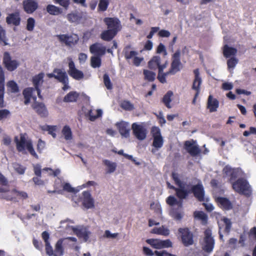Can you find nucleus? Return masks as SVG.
<instances>
[{
	"instance_id": "obj_1",
	"label": "nucleus",
	"mask_w": 256,
	"mask_h": 256,
	"mask_svg": "<svg viewBox=\"0 0 256 256\" xmlns=\"http://www.w3.org/2000/svg\"><path fill=\"white\" fill-rule=\"evenodd\" d=\"M14 142L18 152H22L26 148L32 156L38 158V156L33 148L31 140H27L25 134H20V140L18 136H15Z\"/></svg>"
},
{
	"instance_id": "obj_2",
	"label": "nucleus",
	"mask_w": 256,
	"mask_h": 256,
	"mask_svg": "<svg viewBox=\"0 0 256 256\" xmlns=\"http://www.w3.org/2000/svg\"><path fill=\"white\" fill-rule=\"evenodd\" d=\"M233 190L240 194L250 196L251 194L250 186L248 182L244 178H239L232 182Z\"/></svg>"
},
{
	"instance_id": "obj_3",
	"label": "nucleus",
	"mask_w": 256,
	"mask_h": 256,
	"mask_svg": "<svg viewBox=\"0 0 256 256\" xmlns=\"http://www.w3.org/2000/svg\"><path fill=\"white\" fill-rule=\"evenodd\" d=\"M190 187L189 194H192L200 202L204 201V190L202 184L200 182H198L195 185H192Z\"/></svg>"
},
{
	"instance_id": "obj_4",
	"label": "nucleus",
	"mask_w": 256,
	"mask_h": 256,
	"mask_svg": "<svg viewBox=\"0 0 256 256\" xmlns=\"http://www.w3.org/2000/svg\"><path fill=\"white\" fill-rule=\"evenodd\" d=\"M68 74L76 80H80L83 78L84 77L83 72L76 68L75 64L72 58H68Z\"/></svg>"
},
{
	"instance_id": "obj_5",
	"label": "nucleus",
	"mask_w": 256,
	"mask_h": 256,
	"mask_svg": "<svg viewBox=\"0 0 256 256\" xmlns=\"http://www.w3.org/2000/svg\"><path fill=\"white\" fill-rule=\"evenodd\" d=\"M146 242L152 248L156 249L170 248L172 247V242L169 239L161 240L159 239L150 238L146 240Z\"/></svg>"
},
{
	"instance_id": "obj_6",
	"label": "nucleus",
	"mask_w": 256,
	"mask_h": 256,
	"mask_svg": "<svg viewBox=\"0 0 256 256\" xmlns=\"http://www.w3.org/2000/svg\"><path fill=\"white\" fill-rule=\"evenodd\" d=\"M178 231L181 234L182 242L185 246L194 244L193 234L188 228H180Z\"/></svg>"
},
{
	"instance_id": "obj_7",
	"label": "nucleus",
	"mask_w": 256,
	"mask_h": 256,
	"mask_svg": "<svg viewBox=\"0 0 256 256\" xmlns=\"http://www.w3.org/2000/svg\"><path fill=\"white\" fill-rule=\"evenodd\" d=\"M2 62L5 68L10 72L14 70L19 66V63L16 60H12L10 54L8 52H4Z\"/></svg>"
},
{
	"instance_id": "obj_8",
	"label": "nucleus",
	"mask_w": 256,
	"mask_h": 256,
	"mask_svg": "<svg viewBox=\"0 0 256 256\" xmlns=\"http://www.w3.org/2000/svg\"><path fill=\"white\" fill-rule=\"evenodd\" d=\"M151 132L154 138L152 146L158 149L162 148L164 144V140L159 128L153 126Z\"/></svg>"
},
{
	"instance_id": "obj_9",
	"label": "nucleus",
	"mask_w": 256,
	"mask_h": 256,
	"mask_svg": "<svg viewBox=\"0 0 256 256\" xmlns=\"http://www.w3.org/2000/svg\"><path fill=\"white\" fill-rule=\"evenodd\" d=\"M104 22L106 25L108 29L113 30L118 33L122 28L120 22L117 18H104Z\"/></svg>"
},
{
	"instance_id": "obj_10",
	"label": "nucleus",
	"mask_w": 256,
	"mask_h": 256,
	"mask_svg": "<svg viewBox=\"0 0 256 256\" xmlns=\"http://www.w3.org/2000/svg\"><path fill=\"white\" fill-rule=\"evenodd\" d=\"M56 37L62 43L65 44L68 46H71L77 44L78 41V36L76 34L68 35L66 34L57 35Z\"/></svg>"
},
{
	"instance_id": "obj_11",
	"label": "nucleus",
	"mask_w": 256,
	"mask_h": 256,
	"mask_svg": "<svg viewBox=\"0 0 256 256\" xmlns=\"http://www.w3.org/2000/svg\"><path fill=\"white\" fill-rule=\"evenodd\" d=\"M194 79L193 82L192 88L196 91V94L192 102L194 104L196 99L200 92V86L202 84V79L200 76V72L198 68H196L194 70Z\"/></svg>"
},
{
	"instance_id": "obj_12",
	"label": "nucleus",
	"mask_w": 256,
	"mask_h": 256,
	"mask_svg": "<svg viewBox=\"0 0 256 256\" xmlns=\"http://www.w3.org/2000/svg\"><path fill=\"white\" fill-rule=\"evenodd\" d=\"M180 57V51L179 50H176L172 56V62L170 70L174 74L180 70V66H182Z\"/></svg>"
},
{
	"instance_id": "obj_13",
	"label": "nucleus",
	"mask_w": 256,
	"mask_h": 256,
	"mask_svg": "<svg viewBox=\"0 0 256 256\" xmlns=\"http://www.w3.org/2000/svg\"><path fill=\"white\" fill-rule=\"evenodd\" d=\"M22 8L26 14H33L38 8V2L36 0H24L22 2Z\"/></svg>"
},
{
	"instance_id": "obj_14",
	"label": "nucleus",
	"mask_w": 256,
	"mask_h": 256,
	"mask_svg": "<svg viewBox=\"0 0 256 256\" xmlns=\"http://www.w3.org/2000/svg\"><path fill=\"white\" fill-rule=\"evenodd\" d=\"M6 21L8 24L18 26L20 25L21 18L18 10L14 12L8 14L6 18Z\"/></svg>"
},
{
	"instance_id": "obj_15",
	"label": "nucleus",
	"mask_w": 256,
	"mask_h": 256,
	"mask_svg": "<svg viewBox=\"0 0 256 256\" xmlns=\"http://www.w3.org/2000/svg\"><path fill=\"white\" fill-rule=\"evenodd\" d=\"M132 128L133 134L137 139L142 140L146 138V130L142 126L134 123L132 124Z\"/></svg>"
},
{
	"instance_id": "obj_16",
	"label": "nucleus",
	"mask_w": 256,
	"mask_h": 256,
	"mask_svg": "<svg viewBox=\"0 0 256 256\" xmlns=\"http://www.w3.org/2000/svg\"><path fill=\"white\" fill-rule=\"evenodd\" d=\"M32 107L40 117L46 118L48 116V110L44 103L35 102Z\"/></svg>"
},
{
	"instance_id": "obj_17",
	"label": "nucleus",
	"mask_w": 256,
	"mask_h": 256,
	"mask_svg": "<svg viewBox=\"0 0 256 256\" xmlns=\"http://www.w3.org/2000/svg\"><path fill=\"white\" fill-rule=\"evenodd\" d=\"M4 74L3 68L0 65V108H3L6 105L4 104Z\"/></svg>"
},
{
	"instance_id": "obj_18",
	"label": "nucleus",
	"mask_w": 256,
	"mask_h": 256,
	"mask_svg": "<svg viewBox=\"0 0 256 256\" xmlns=\"http://www.w3.org/2000/svg\"><path fill=\"white\" fill-rule=\"evenodd\" d=\"M90 51L92 54L101 56L106 54V48L102 44L96 42L90 46Z\"/></svg>"
},
{
	"instance_id": "obj_19",
	"label": "nucleus",
	"mask_w": 256,
	"mask_h": 256,
	"mask_svg": "<svg viewBox=\"0 0 256 256\" xmlns=\"http://www.w3.org/2000/svg\"><path fill=\"white\" fill-rule=\"evenodd\" d=\"M34 172L36 176L32 178V181L35 184L38 186H43L44 182L43 180L40 179L42 176V170L41 169V166L39 164L34 165Z\"/></svg>"
},
{
	"instance_id": "obj_20",
	"label": "nucleus",
	"mask_w": 256,
	"mask_h": 256,
	"mask_svg": "<svg viewBox=\"0 0 256 256\" xmlns=\"http://www.w3.org/2000/svg\"><path fill=\"white\" fill-rule=\"evenodd\" d=\"M185 150L192 156L198 155L200 152L198 146L194 145L190 141H186L184 144Z\"/></svg>"
},
{
	"instance_id": "obj_21",
	"label": "nucleus",
	"mask_w": 256,
	"mask_h": 256,
	"mask_svg": "<svg viewBox=\"0 0 256 256\" xmlns=\"http://www.w3.org/2000/svg\"><path fill=\"white\" fill-rule=\"evenodd\" d=\"M120 134L124 137L127 138L130 136V128L128 122H121L116 124Z\"/></svg>"
},
{
	"instance_id": "obj_22",
	"label": "nucleus",
	"mask_w": 256,
	"mask_h": 256,
	"mask_svg": "<svg viewBox=\"0 0 256 256\" xmlns=\"http://www.w3.org/2000/svg\"><path fill=\"white\" fill-rule=\"evenodd\" d=\"M222 172L226 176L229 177V182L232 184L238 176L237 170L229 166H225L223 168Z\"/></svg>"
},
{
	"instance_id": "obj_23",
	"label": "nucleus",
	"mask_w": 256,
	"mask_h": 256,
	"mask_svg": "<svg viewBox=\"0 0 256 256\" xmlns=\"http://www.w3.org/2000/svg\"><path fill=\"white\" fill-rule=\"evenodd\" d=\"M84 196L82 205L87 209L94 208V200L91 196L90 193L88 191H84L82 192Z\"/></svg>"
},
{
	"instance_id": "obj_24",
	"label": "nucleus",
	"mask_w": 256,
	"mask_h": 256,
	"mask_svg": "<svg viewBox=\"0 0 256 256\" xmlns=\"http://www.w3.org/2000/svg\"><path fill=\"white\" fill-rule=\"evenodd\" d=\"M215 200L218 205L224 210H230L232 208V202L226 198L217 197Z\"/></svg>"
},
{
	"instance_id": "obj_25",
	"label": "nucleus",
	"mask_w": 256,
	"mask_h": 256,
	"mask_svg": "<svg viewBox=\"0 0 256 256\" xmlns=\"http://www.w3.org/2000/svg\"><path fill=\"white\" fill-rule=\"evenodd\" d=\"M82 13L78 12H72L68 14L66 18L70 23L78 24L82 19Z\"/></svg>"
},
{
	"instance_id": "obj_26",
	"label": "nucleus",
	"mask_w": 256,
	"mask_h": 256,
	"mask_svg": "<svg viewBox=\"0 0 256 256\" xmlns=\"http://www.w3.org/2000/svg\"><path fill=\"white\" fill-rule=\"evenodd\" d=\"M160 62L161 58L160 56H154L148 62V67L150 70H156L158 68L159 70L160 68L162 66V64H160Z\"/></svg>"
},
{
	"instance_id": "obj_27",
	"label": "nucleus",
	"mask_w": 256,
	"mask_h": 256,
	"mask_svg": "<svg viewBox=\"0 0 256 256\" xmlns=\"http://www.w3.org/2000/svg\"><path fill=\"white\" fill-rule=\"evenodd\" d=\"M115 31L108 29L104 30L100 35L102 40L104 41L110 42L112 40L117 34Z\"/></svg>"
},
{
	"instance_id": "obj_28",
	"label": "nucleus",
	"mask_w": 256,
	"mask_h": 256,
	"mask_svg": "<svg viewBox=\"0 0 256 256\" xmlns=\"http://www.w3.org/2000/svg\"><path fill=\"white\" fill-rule=\"evenodd\" d=\"M54 72L55 74V78L60 82H66L68 76L65 71L62 69L56 68L54 70Z\"/></svg>"
},
{
	"instance_id": "obj_29",
	"label": "nucleus",
	"mask_w": 256,
	"mask_h": 256,
	"mask_svg": "<svg viewBox=\"0 0 256 256\" xmlns=\"http://www.w3.org/2000/svg\"><path fill=\"white\" fill-rule=\"evenodd\" d=\"M178 186V188H176L175 190L176 196L180 200L186 198L189 194V190H185L184 184Z\"/></svg>"
},
{
	"instance_id": "obj_30",
	"label": "nucleus",
	"mask_w": 256,
	"mask_h": 256,
	"mask_svg": "<svg viewBox=\"0 0 256 256\" xmlns=\"http://www.w3.org/2000/svg\"><path fill=\"white\" fill-rule=\"evenodd\" d=\"M48 13L52 16H58L62 13V9L54 4H49L46 6Z\"/></svg>"
},
{
	"instance_id": "obj_31",
	"label": "nucleus",
	"mask_w": 256,
	"mask_h": 256,
	"mask_svg": "<svg viewBox=\"0 0 256 256\" xmlns=\"http://www.w3.org/2000/svg\"><path fill=\"white\" fill-rule=\"evenodd\" d=\"M6 191L4 192L2 194V198L6 200L12 201L14 202H18V200L17 199L16 196L15 194V188L12 190H8L7 188H5Z\"/></svg>"
},
{
	"instance_id": "obj_32",
	"label": "nucleus",
	"mask_w": 256,
	"mask_h": 256,
	"mask_svg": "<svg viewBox=\"0 0 256 256\" xmlns=\"http://www.w3.org/2000/svg\"><path fill=\"white\" fill-rule=\"evenodd\" d=\"M73 232L80 238H82L84 242H86L89 238L90 232L83 229H78V228H72Z\"/></svg>"
},
{
	"instance_id": "obj_33",
	"label": "nucleus",
	"mask_w": 256,
	"mask_h": 256,
	"mask_svg": "<svg viewBox=\"0 0 256 256\" xmlns=\"http://www.w3.org/2000/svg\"><path fill=\"white\" fill-rule=\"evenodd\" d=\"M44 73L40 72L32 77V82L34 87V88H40V86L44 82Z\"/></svg>"
},
{
	"instance_id": "obj_34",
	"label": "nucleus",
	"mask_w": 256,
	"mask_h": 256,
	"mask_svg": "<svg viewBox=\"0 0 256 256\" xmlns=\"http://www.w3.org/2000/svg\"><path fill=\"white\" fill-rule=\"evenodd\" d=\"M223 55L226 58H230L231 56H234L237 53L236 48L230 47L225 44L223 47Z\"/></svg>"
},
{
	"instance_id": "obj_35",
	"label": "nucleus",
	"mask_w": 256,
	"mask_h": 256,
	"mask_svg": "<svg viewBox=\"0 0 256 256\" xmlns=\"http://www.w3.org/2000/svg\"><path fill=\"white\" fill-rule=\"evenodd\" d=\"M34 90V88H27L24 90L22 94L24 96V104L26 105L28 104L30 101L32 96V92Z\"/></svg>"
},
{
	"instance_id": "obj_36",
	"label": "nucleus",
	"mask_w": 256,
	"mask_h": 256,
	"mask_svg": "<svg viewBox=\"0 0 256 256\" xmlns=\"http://www.w3.org/2000/svg\"><path fill=\"white\" fill-rule=\"evenodd\" d=\"M132 48L130 44L126 46L123 50L125 58L126 60H130L132 58H134L135 56L138 54V53L136 51L131 50L130 51L129 50Z\"/></svg>"
},
{
	"instance_id": "obj_37",
	"label": "nucleus",
	"mask_w": 256,
	"mask_h": 256,
	"mask_svg": "<svg viewBox=\"0 0 256 256\" xmlns=\"http://www.w3.org/2000/svg\"><path fill=\"white\" fill-rule=\"evenodd\" d=\"M79 96L78 94L74 91L70 92L64 98V102H76Z\"/></svg>"
},
{
	"instance_id": "obj_38",
	"label": "nucleus",
	"mask_w": 256,
	"mask_h": 256,
	"mask_svg": "<svg viewBox=\"0 0 256 256\" xmlns=\"http://www.w3.org/2000/svg\"><path fill=\"white\" fill-rule=\"evenodd\" d=\"M219 106V102L216 98H213L210 95L209 96V112H214L217 110Z\"/></svg>"
},
{
	"instance_id": "obj_39",
	"label": "nucleus",
	"mask_w": 256,
	"mask_h": 256,
	"mask_svg": "<svg viewBox=\"0 0 256 256\" xmlns=\"http://www.w3.org/2000/svg\"><path fill=\"white\" fill-rule=\"evenodd\" d=\"M168 64V62L166 60L163 64L162 66L160 68V70H158V75L157 76V78L162 84H164L166 82V76L162 74V72L164 69L167 67Z\"/></svg>"
},
{
	"instance_id": "obj_40",
	"label": "nucleus",
	"mask_w": 256,
	"mask_h": 256,
	"mask_svg": "<svg viewBox=\"0 0 256 256\" xmlns=\"http://www.w3.org/2000/svg\"><path fill=\"white\" fill-rule=\"evenodd\" d=\"M102 163L108 168L107 173H112L116 170L117 166L116 162H112L108 160H104Z\"/></svg>"
},
{
	"instance_id": "obj_41",
	"label": "nucleus",
	"mask_w": 256,
	"mask_h": 256,
	"mask_svg": "<svg viewBox=\"0 0 256 256\" xmlns=\"http://www.w3.org/2000/svg\"><path fill=\"white\" fill-rule=\"evenodd\" d=\"M152 233L168 236L170 234V230L164 226L160 228H154L152 230Z\"/></svg>"
},
{
	"instance_id": "obj_42",
	"label": "nucleus",
	"mask_w": 256,
	"mask_h": 256,
	"mask_svg": "<svg viewBox=\"0 0 256 256\" xmlns=\"http://www.w3.org/2000/svg\"><path fill=\"white\" fill-rule=\"evenodd\" d=\"M194 216L195 218L200 220L204 224L207 222V216L202 211H195L194 213Z\"/></svg>"
},
{
	"instance_id": "obj_43",
	"label": "nucleus",
	"mask_w": 256,
	"mask_h": 256,
	"mask_svg": "<svg viewBox=\"0 0 256 256\" xmlns=\"http://www.w3.org/2000/svg\"><path fill=\"white\" fill-rule=\"evenodd\" d=\"M173 95V93L172 91H168L166 94L164 96L162 102L168 108H172L170 103L172 102L171 97Z\"/></svg>"
},
{
	"instance_id": "obj_44",
	"label": "nucleus",
	"mask_w": 256,
	"mask_h": 256,
	"mask_svg": "<svg viewBox=\"0 0 256 256\" xmlns=\"http://www.w3.org/2000/svg\"><path fill=\"white\" fill-rule=\"evenodd\" d=\"M8 41L6 30L0 26V44L2 46H7L8 44Z\"/></svg>"
},
{
	"instance_id": "obj_45",
	"label": "nucleus",
	"mask_w": 256,
	"mask_h": 256,
	"mask_svg": "<svg viewBox=\"0 0 256 256\" xmlns=\"http://www.w3.org/2000/svg\"><path fill=\"white\" fill-rule=\"evenodd\" d=\"M144 79L148 82H153L156 78V73L148 70L143 71Z\"/></svg>"
},
{
	"instance_id": "obj_46",
	"label": "nucleus",
	"mask_w": 256,
	"mask_h": 256,
	"mask_svg": "<svg viewBox=\"0 0 256 256\" xmlns=\"http://www.w3.org/2000/svg\"><path fill=\"white\" fill-rule=\"evenodd\" d=\"M102 60L100 56H93L90 58V64L93 68H99L100 66Z\"/></svg>"
},
{
	"instance_id": "obj_47",
	"label": "nucleus",
	"mask_w": 256,
	"mask_h": 256,
	"mask_svg": "<svg viewBox=\"0 0 256 256\" xmlns=\"http://www.w3.org/2000/svg\"><path fill=\"white\" fill-rule=\"evenodd\" d=\"M62 244L63 240L61 238L58 240L55 246V251L60 256H62L64 253V248Z\"/></svg>"
},
{
	"instance_id": "obj_48",
	"label": "nucleus",
	"mask_w": 256,
	"mask_h": 256,
	"mask_svg": "<svg viewBox=\"0 0 256 256\" xmlns=\"http://www.w3.org/2000/svg\"><path fill=\"white\" fill-rule=\"evenodd\" d=\"M120 107L125 110L131 111L134 108V106L130 101L124 100L120 104Z\"/></svg>"
},
{
	"instance_id": "obj_49",
	"label": "nucleus",
	"mask_w": 256,
	"mask_h": 256,
	"mask_svg": "<svg viewBox=\"0 0 256 256\" xmlns=\"http://www.w3.org/2000/svg\"><path fill=\"white\" fill-rule=\"evenodd\" d=\"M62 134L66 140H70L72 138V132L70 126H65L62 128Z\"/></svg>"
},
{
	"instance_id": "obj_50",
	"label": "nucleus",
	"mask_w": 256,
	"mask_h": 256,
	"mask_svg": "<svg viewBox=\"0 0 256 256\" xmlns=\"http://www.w3.org/2000/svg\"><path fill=\"white\" fill-rule=\"evenodd\" d=\"M108 5V0H100L98 10V12H104L106 10Z\"/></svg>"
},
{
	"instance_id": "obj_51",
	"label": "nucleus",
	"mask_w": 256,
	"mask_h": 256,
	"mask_svg": "<svg viewBox=\"0 0 256 256\" xmlns=\"http://www.w3.org/2000/svg\"><path fill=\"white\" fill-rule=\"evenodd\" d=\"M96 114L94 115L93 113L92 110H90L88 111V115L89 116V120L90 121H94L97 118L102 116V110L100 109H98L96 110Z\"/></svg>"
},
{
	"instance_id": "obj_52",
	"label": "nucleus",
	"mask_w": 256,
	"mask_h": 256,
	"mask_svg": "<svg viewBox=\"0 0 256 256\" xmlns=\"http://www.w3.org/2000/svg\"><path fill=\"white\" fill-rule=\"evenodd\" d=\"M238 62V60L237 58L234 56L230 58L227 60V66L228 69H234Z\"/></svg>"
},
{
	"instance_id": "obj_53",
	"label": "nucleus",
	"mask_w": 256,
	"mask_h": 256,
	"mask_svg": "<svg viewBox=\"0 0 256 256\" xmlns=\"http://www.w3.org/2000/svg\"><path fill=\"white\" fill-rule=\"evenodd\" d=\"M36 22L33 18H29L27 20L26 28L28 31L32 32L34 30Z\"/></svg>"
},
{
	"instance_id": "obj_54",
	"label": "nucleus",
	"mask_w": 256,
	"mask_h": 256,
	"mask_svg": "<svg viewBox=\"0 0 256 256\" xmlns=\"http://www.w3.org/2000/svg\"><path fill=\"white\" fill-rule=\"evenodd\" d=\"M104 83L108 90H110L112 88V84L110 81V77L107 74H105L103 76Z\"/></svg>"
},
{
	"instance_id": "obj_55",
	"label": "nucleus",
	"mask_w": 256,
	"mask_h": 256,
	"mask_svg": "<svg viewBox=\"0 0 256 256\" xmlns=\"http://www.w3.org/2000/svg\"><path fill=\"white\" fill-rule=\"evenodd\" d=\"M8 182L4 176L0 173V192L6 191L5 188H2V186H8Z\"/></svg>"
},
{
	"instance_id": "obj_56",
	"label": "nucleus",
	"mask_w": 256,
	"mask_h": 256,
	"mask_svg": "<svg viewBox=\"0 0 256 256\" xmlns=\"http://www.w3.org/2000/svg\"><path fill=\"white\" fill-rule=\"evenodd\" d=\"M8 86L10 89L13 93H16L19 92L18 86L17 84L14 80H10L8 83Z\"/></svg>"
},
{
	"instance_id": "obj_57",
	"label": "nucleus",
	"mask_w": 256,
	"mask_h": 256,
	"mask_svg": "<svg viewBox=\"0 0 256 256\" xmlns=\"http://www.w3.org/2000/svg\"><path fill=\"white\" fill-rule=\"evenodd\" d=\"M224 226H225V228H224V232H226V233H227V234H228L229 232H230V228H231V227H232V222H231V221L230 219L226 218H224L222 220Z\"/></svg>"
},
{
	"instance_id": "obj_58",
	"label": "nucleus",
	"mask_w": 256,
	"mask_h": 256,
	"mask_svg": "<svg viewBox=\"0 0 256 256\" xmlns=\"http://www.w3.org/2000/svg\"><path fill=\"white\" fill-rule=\"evenodd\" d=\"M204 244H202V250L206 252H208V229H206L204 232Z\"/></svg>"
},
{
	"instance_id": "obj_59",
	"label": "nucleus",
	"mask_w": 256,
	"mask_h": 256,
	"mask_svg": "<svg viewBox=\"0 0 256 256\" xmlns=\"http://www.w3.org/2000/svg\"><path fill=\"white\" fill-rule=\"evenodd\" d=\"M55 4H59L60 6L67 10L70 4V0H54Z\"/></svg>"
},
{
	"instance_id": "obj_60",
	"label": "nucleus",
	"mask_w": 256,
	"mask_h": 256,
	"mask_svg": "<svg viewBox=\"0 0 256 256\" xmlns=\"http://www.w3.org/2000/svg\"><path fill=\"white\" fill-rule=\"evenodd\" d=\"M13 167L14 170L19 174H24L26 170V168L18 163L13 164Z\"/></svg>"
},
{
	"instance_id": "obj_61",
	"label": "nucleus",
	"mask_w": 256,
	"mask_h": 256,
	"mask_svg": "<svg viewBox=\"0 0 256 256\" xmlns=\"http://www.w3.org/2000/svg\"><path fill=\"white\" fill-rule=\"evenodd\" d=\"M48 132V134L52 135L54 138H56V126H46V128L44 129Z\"/></svg>"
},
{
	"instance_id": "obj_62",
	"label": "nucleus",
	"mask_w": 256,
	"mask_h": 256,
	"mask_svg": "<svg viewBox=\"0 0 256 256\" xmlns=\"http://www.w3.org/2000/svg\"><path fill=\"white\" fill-rule=\"evenodd\" d=\"M15 195L16 196L18 200V199H26L28 198V196L26 192L23 191H18L15 189Z\"/></svg>"
},
{
	"instance_id": "obj_63",
	"label": "nucleus",
	"mask_w": 256,
	"mask_h": 256,
	"mask_svg": "<svg viewBox=\"0 0 256 256\" xmlns=\"http://www.w3.org/2000/svg\"><path fill=\"white\" fill-rule=\"evenodd\" d=\"M42 172H47L48 173L49 176H57L60 173V170H53L52 168H43Z\"/></svg>"
},
{
	"instance_id": "obj_64",
	"label": "nucleus",
	"mask_w": 256,
	"mask_h": 256,
	"mask_svg": "<svg viewBox=\"0 0 256 256\" xmlns=\"http://www.w3.org/2000/svg\"><path fill=\"white\" fill-rule=\"evenodd\" d=\"M10 115V112L7 109L0 110V120L6 119Z\"/></svg>"
}]
</instances>
